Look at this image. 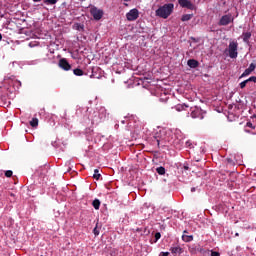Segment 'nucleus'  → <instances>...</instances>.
Segmentation results:
<instances>
[{"mask_svg": "<svg viewBox=\"0 0 256 256\" xmlns=\"http://www.w3.org/2000/svg\"><path fill=\"white\" fill-rule=\"evenodd\" d=\"M173 9H175V5L173 3L164 4L156 10V15L162 19H167V17L173 13Z\"/></svg>", "mask_w": 256, "mask_h": 256, "instance_id": "f257e3e1", "label": "nucleus"}, {"mask_svg": "<svg viewBox=\"0 0 256 256\" xmlns=\"http://www.w3.org/2000/svg\"><path fill=\"white\" fill-rule=\"evenodd\" d=\"M237 49H239V43L236 41H231L228 46V55L230 59H237V56L239 55Z\"/></svg>", "mask_w": 256, "mask_h": 256, "instance_id": "f03ea898", "label": "nucleus"}, {"mask_svg": "<svg viewBox=\"0 0 256 256\" xmlns=\"http://www.w3.org/2000/svg\"><path fill=\"white\" fill-rule=\"evenodd\" d=\"M190 116L192 119H204L205 116H203V110L197 106L190 108Z\"/></svg>", "mask_w": 256, "mask_h": 256, "instance_id": "7ed1b4c3", "label": "nucleus"}, {"mask_svg": "<svg viewBox=\"0 0 256 256\" xmlns=\"http://www.w3.org/2000/svg\"><path fill=\"white\" fill-rule=\"evenodd\" d=\"M90 13L92 15V17L95 19V21H101V19H103V10L99 9L95 6H93L90 9Z\"/></svg>", "mask_w": 256, "mask_h": 256, "instance_id": "20e7f679", "label": "nucleus"}, {"mask_svg": "<svg viewBox=\"0 0 256 256\" xmlns=\"http://www.w3.org/2000/svg\"><path fill=\"white\" fill-rule=\"evenodd\" d=\"M178 3L180 7H183L184 9H190V11H195V9H197L195 4H192V2L189 0H178Z\"/></svg>", "mask_w": 256, "mask_h": 256, "instance_id": "39448f33", "label": "nucleus"}, {"mask_svg": "<svg viewBox=\"0 0 256 256\" xmlns=\"http://www.w3.org/2000/svg\"><path fill=\"white\" fill-rule=\"evenodd\" d=\"M126 19H128V21H137V19H139V10H137V8L131 9L126 14Z\"/></svg>", "mask_w": 256, "mask_h": 256, "instance_id": "423d86ee", "label": "nucleus"}, {"mask_svg": "<svg viewBox=\"0 0 256 256\" xmlns=\"http://www.w3.org/2000/svg\"><path fill=\"white\" fill-rule=\"evenodd\" d=\"M232 21H233V16L231 14H226L220 18L218 25L225 27L229 25V23H232Z\"/></svg>", "mask_w": 256, "mask_h": 256, "instance_id": "0eeeda50", "label": "nucleus"}, {"mask_svg": "<svg viewBox=\"0 0 256 256\" xmlns=\"http://www.w3.org/2000/svg\"><path fill=\"white\" fill-rule=\"evenodd\" d=\"M58 67L63 69V71H71V64L65 58H61L58 62Z\"/></svg>", "mask_w": 256, "mask_h": 256, "instance_id": "6e6552de", "label": "nucleus"}, {"mask_svg": "<svg viewBox=\"0 0 256 256\" xmlns=\"http://www.w3.org/2000/svg\"><path fill=\"white\" fill-rule=\"evenodd\" d=\"M170 253H172V255L174 256L181 255V253H183V248H181L180 246H172L170 248Z\"/></svg>", "mask_w": 256, "mask_h": 256, "instance_id": "1a4fd4ad", "label": "nucleus"}, {"mask_svg": "<svg viewBox=\"0 0 256 256\" xmlns=\"http://www.w3.org/2000/svg\"><path fill=\"white\" fill-rule=\"evenodd\" d=\"M187 65L190 67V69H197V67H199V61L195 59H189Z\"/></svg>", "mask_w": 256, "mask_h": 256, "instance_id": "9d476101", "label": "nucleus"}, {"mask_svg": "<svg viewBox=\"0 0 256 256\" xmlns=\"http://www.w3.org/2000/svg\"><path fill=\"white\" fill-rule=\"evenodd\" d=\"M176 111L181 112L185 111V109H189V105L187 104H178L175 106Z\"/></svg>", "mask_w": 256, "mask_h": 256, "instance_id": "9b49d317", "label": "nucleus"}, {"mask_svg": "<svg viewBox=\"0 0 256 256\" xmlns=\"http://www.w3.org/2000/svg\"><path fill=\"white\" fill-rule=\"evenodd\" d=\"M182 241H184V243H191V241H193V235L183 234Z\"/></svg>", "mask_w": 256, "mask_h": 256, "instance_id": "f8f14e48", "label": "nucleus"}, {"mask_svg": "<svg viewBox=\"0 0 256 256\" xmlns=\"http://www.w3.org/2000/svg\"><path fill=\"white\" fill-rule=\"evenodd\" d=\"M244 43H249V39H251V32H244L242 34Z\"/></svg>", "mask_w": 256, "mask_h": 256, "instance_id": "ddd939ff", "label": "nucleus"}, {"mask_svg": "<svg viewBox=\"0 0 256 256\" xmlns=\"http://www.w3.org/2000/svg\"><path fill=\"white\" fill-rule=\"evenodd\" d=\"M191 19H193V14H184L181 18V21H191Z\"/></svg>", "mask_w": 256, "mask_h": 256, "instance_id": "4468645a", "label": "nucleus"}, {"mask_svg": "<svg viewBox=\"0 0 256 256\" xmlns=\"http://www.w3.org/2000/svg\"><path fill=\"white\" fill-rule=\"evenodd\" d=\"M73 73H74V75H76V77H83V75H84L83 70H81L79 68L74 69Z\"/></svg>", "mask_w": 256, "mask_h": 256, "instance_id": "2eb2a0df", "label": "nucleus"}, {"mask_svg": "<svg viewBox=\"0 0 256 256\" xmlns=\"http://www.w3.org/2000/svg\"><path fill=\"white\" fill-rule=\"evenodd\" d=\"M92 205H93L94 209L99 210V208L101 207V201H99V199H95L92 202Z\"/></svg>", "mask_w": 256, "mask_h": 256, "instance_id": "dca6fc26", "label": "nucleus"}, {"mask_svg": "<svg viewBox=\"0 0 256 256\" xmlns=\"http://www.w3.org/2000/svg\"><path fill=\"white\" fill-rule=\"evenodd\" d=\"M59 0H43L44 5H57Z\"/></svg>", "mask_w": 256, "mask_h": 256, "instance_id": "f3484780", "label": "nucleus"}, {"mask_svg": "<svg viewBox=\"0 0 256 256\" xmlns=\"http://www.w3.org/2000/svg\"><path fill=\"white\" fill-rule=\"evenodd\" d=\"M30 125H31V127H38V126H39V119L33 118V119L30 121Z\"/></svg>", "mask_w": 256, "mask_h": 256, "instance_id": "a211bd4d", "label": "nucleus"}, {"mask_svg": "<svg viewBox=\"0 0 256 256\" xmlns=\"http://www.w3.org/2000/svg\"><path fill=\"white\" fill-rule=\"evenodd\" d=\"M156 172L158 173V175H165V167L160 166L156 168Z\"/></svg>", "mask_w": 256, "mask_h": 256, "instance_id": "6ab92c4d", "label": "nucleus"}, {"mask_svg": "<svg viewBox=\"0 0 256 256\" xmlns=\"http://www.w3.org/2000/svg\"><path fill=\"white\" fill-rule=\"evenodd\" d=\"M251 71L249 68H247L243 73L242 75L240 76V79L243 78V77H247L248 75H251Z\"/></svg>", "mask_w": 256, "mask_h": 256, "instance_id": "aec40b11", "label": "nucleus"}, {"mask_svg": "<svg viewBox=\"0 0 256 256\" xmlns=\"http://www.w3.org/2000/svg\"><path fill=\"white\" fill-rule=\"evenodd\" d=\"M93 177H94L97 181H99V178L101 177V174L99 173V169H95V170H94V175H93Z\"/></svg>", "mask_w": 256, "mask_h": 256, "instance_id": "412c9836", "label": "nucleus"}, {"mask_svg": "<svg viewBox=\"0 0 256 256\" xmlns=\"http://www.w3.org/2000/svg\"><path fill=\"white\" fill-rule=\"evenodd\" d=\"M93 233H94L95 237H97L99 235V223H96V226L93 229Z\"/></svg>", "mask_w": 256, "mask_h": 256, "instance_id": "4be33fe9", "label": "nucleus"}, {"mask_svg": "<svg viewBox=\"0 0 256 256\" xmlns=\"http://www.w3.org/2000/svg\"><path fill=\"white\" fill-rule=\"evenodd\" d=\"M160 239H161V233L160 232H156L155 233V241H154V243H157Z\"/></svg>", "mask_w": 256, "mask_h": 256, "instance_id": "5701e85b", "label": "nucleus"}, {"mask_svg": "<svg viewBox=\"0 0 256 256\" xmlns=\"http://www.w3.org/2000/svg\"><path fill=\"white\" fill-rule=\"evenodd\" d=\"M248 69L253 73V71H255V69H256V64L255 63H251L249 65Z\"/></svg>", "mask_w": 256, "mask_h": 256, "instance_id": "b1692460", "label": "nucleus"}, {"mask_svg": "<svg viewBox=\"0 0 256 256\" xmlns=\"http://www.w3.org/2000/svg\"><path fill=\"white\" fill-rule=\"evenodd\" d=\"M188 251L190 253H195V251H197V248H195V245H192V246H189Z\"/></svg>", "mask_w": 256, "mask_h": 256, "instance_id": "393cba45", "label": "nucleus"}, {"mask_svg": "<svg viewBox=\"0 0 256 256\" xmlns=\"http://www.w3.org/2000/svg\"><path fill=\"white\" fill-rule=\"evenodd\" d=\"M246 81H247V83H251V81H252L253 83H256V77H255V76H251V77L248 78Z\"/></svg>", "mask_w": 256, "mask_h": 256, "instance_id": "a878e982", "label": "nucleus"}, {"mask_svg": "<svg viewBox=\"0 0 256 256\" xmlns=\"http://www.w3.org/2000/svg\"><path fill=\"white\" fill-rule=\"evenodd\" d=\"M247 80H244L243 82L240 83V88L241 89H245V87H247Z\"/></svg>", "mask_w": 256, "mask_h": 256, "instance_id": "bb28decb", "label": "nucleus"}, {"mask_svg": "<svg viewBox=\"0 0 256 256\" xmlns=\"http://www.w3.org/2000/svg\"><path fill=\"white\" fill-rule=\"evenodd\" d=\"M5 177H13V171L7 170V171L5 172Z\"/></svg>", "mask_w": 256, "mask_h": 256, "instance_id": "cd10ccee", "label": "nucleus"}, {"mask_svg": "<svg viewBox=\"0 0 256 256\" xmlns=\"http://www.w3.org/2000/svg\"><path fill=\"white\" fill-rule=\"evenodd\" d=\"M211 256H221V254L217 251H211Z\"/></svg>", "mask_w": 256, "mask_h": 256, "instance_id": "c85d7f7f", "label": "nucleus"}, {"mask_svg": "<svg viewBox=\"0 0 256 256\" xmlns=\"http://www.w3.org/2000/svg\"><path fill=\"white\" fill-rule=\"evenodd\" d=\"M247 127H250L251 129H255V127L253 126V123L251 122H247Z\"/></svg>", "mask_w": 256, "mask_h": 256, "instance_id": "c756f323", "label": "nucleus"}, {"mask_svg": "<svg viewBox=\"0 0 256 256\" xmlns=\"http://www.w3.org/2000/svg\"><path fill=\"white\" fill-rule=\"evenodd\" d=\"M161 256H169V252H161Z\"/></svg>", "mask_w": 256, "mask_h": 256, "instance_id": "7c9ffc66", "label": "nucleus"}, {"mask_svg": "<svg viewBox=\"0 0 256 256\" xmlns=\"http://www.w3.org/2000/svg\"><path fill=\"white\" fill-rule=\"evenodd\" d=\"M186 145H187V147H191V142L187 141Z\"/></svg>", "mask_w": 256, "mask_h": 256, "instance_id": "2f4dec72", "label": "nucleus"}, {"mask_svg": "<svg viewBox=\"0 0 256 256\" xmlns=\"http://www.w3.org/2000/svg\"><path fill=\"white\" fill-rule=\"evenodd\" d=\"M195 191H196V188H195V187H192V188H191V192H192V193H195Z\"/></svg>", "mask_w": 256, "mask_h": 256, "instance_id": "473e14b6", "label": "nucleus"}, {"mask_svg": "<svg viewBox=\"0 0 256 256\" xmlns=\"http://www.w3.org/2000/svg\"><path fill=\"white\" fill-rule=\"evenodd\" d=\"M34 3H41V0H33Z\"/></svg>", "mask_w": 256, "mask_h": 256, "instance_id": "72a5a7b5", "label": "nucleus"}, {"mask_svg": "<svg viewBox=\"0 0 256 256\" xmlns=\"http://www.w3.org/2000/svg\"><path fill=\"white\" fill-rule=\"evenodd\" d=\"M185 171H189V166H184Z\"/></svg>", "mask_w": 256, "mask_h": 256, "instance_id": "f704fd0d", "label": "nucleus"}, {"mask_svg": "<svg viewBox=\"0 0 256 256\" xmlns=\"http://www.w3.org/2000/svg\"><path fill=\"white\" fill-rule=\"evenodd\" d=\"M187 233H189L187 230L183 231V235H187Z\"/></svg>", "mask_w": 256, "mask_h": 256, "instance_id": "c9c22d12", "label": "nucleus"}, {"mask_svg": "<svg viewBox=\"0 0 256 256\" xmlns=\"http://www.w3.org/2000/svg\"><path fill=\"white\" fill-rule=\"evenodd\" d=\"M1 39H3V35H1V33H0V41H1Z\"/></svg>", "mask_w": 256, "mask_h": 256, "instance_id": "e433bc0d", "label": "nucleus"}, {"mask_svg": "<svg viewBox=\"0 0 256 256\" xmlns=\"http://www.w3.org/2000/svg\"><path fill=\"white\" fill-rule=\"evenodd\" d=\"M235 237H239V233H236V234H235Z\"/></svg>", "mask_w": 256, "mask_h": 256, "instance_id": "4c0bfd02", "label": "nucleus"}, {"mask_svg": "<svg viewBox=\"0 0 256 256\" xmlns=\"http://www.w3.org/2000/svg\"><path fill=\"white\" fill-rule=\"evenodd\" d=\"M124 1L127 3V2H129V1H131V0H124Z\"/></svg>", "mask_w": 256, "mask_h": 256, "instance_id": "58836bf2", "label": "nucleus"}, {"mask_svg": "<svg viewBox=\"0 0 256 256\" xmlns=\"http://www.w3.org/2000/svg\"><path fill=\"white\" fill-rule=\"evenodd\" d=\"M186 117H189V112L187 113V116Z\"/></svg>", "mask_w": 256, "mask_h": 256, "instance_id": "ea45409f", "label": "nucleus"}, {"mask_svg": "<svg viewBox=\"0 0 256 256\" xmlns=\"http://www.w3.org/2000/svg\"><path fill=\"white\" fill-rule=\"evenodd\" d=\"M157 143H158V145H159V140H157Z\"/></svg>", "mask_w": 256, "mask_h": 256, "instance_id": "a19ab883", "label": "nucleus"}, {"mask_svg": "<svg viewBox=\"0 0 256 256\" xmlns=\"http://www.w3.org/2000/svg\"><path fill=\"white\" fill-rule=\"evenodd\" d=\"M41 256H43V255H41Z\"/></svg>", "mask_w": 256, "mask_h": 256, "instance_id": "79ce46f5", "label": "nucleus"}]
</instances>
